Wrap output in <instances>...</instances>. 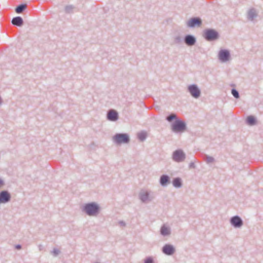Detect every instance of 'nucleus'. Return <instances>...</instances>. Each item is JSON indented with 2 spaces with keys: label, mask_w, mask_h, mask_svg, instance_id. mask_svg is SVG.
Here are the masks:
<instances>
[{
  "label": "nucleus",
  "mask_w": 263,
  "mask_h": 263,
  "mask_svg": "<svg viewBox=\"0 0 263 263\" xmlns=\"http://www.w3.org/2000/svg\"><path fill=\"white\" fill-rule=\"evenodd\" d=\"M3 185V181L0 179V186Z\"/></svg>",
  "instance_id": "nucleus-26"
},
{
  "label": "nucleus",
  "mask_w": 263,
  "mask_h": 263,
  "mask_svg": "<svg viewBox=\"0 0 263 263\" xmlns=\"http://www.w3.org/2000/svg\"><path fill=\"white\" fill-rule=\"evenodd\" d=\"M108 119L111 121H115L118 119V114L115 110H110L107 115Z\"/></svg>",
  "instance_id": "nucleus-12"
},
{
  "label": "nucleus",
  "mask_w": 263,
  "mask_h": 263,
  "mask_svg": "<svg viewBox=\"0 0 263 263\" xmlns=\"http://www.w3.org/2000/svg\"><path fill=\"white\" fill-rule=\"evenodd\" d=\"M172 129L176 132H183L185 129V124L180 121H176L172 125Z\"/></svg>",
  "instance_id": "nucleus-3"
},
{
  "label": "nucleus",
  "mask_w": 263,
  "mask_h": 263,
  "mask_svg": "<svg viewBox=\"0 0 263 263\" xmlns=\"http://www.w3.org/2000/svg\"><path fill=\"white\" fill-rule=\"evenodd\" d=\"M229 57L230 53L228 51L226 50L220 51L219 53V58L221 61L223 62L227 61L229 59Z\"/></svg>",
  "instance_id": "nucleus-7"
},
{
  "label": "nucleus",
  "mask_w": 263,
  "mask_h": 263,
  "mask_svg": "<svg viewBox=\"0 0 263 263\" xmlns=\"http://www.w3.org/2000/svg\"><path fill=\"white\" fill-rule=\"evenodd\" d=\"M148 193L147 192H144L141 194L140 198L143 201H146L148 199Z\"/></svg>",
  "instance_id": "nucleus-18"
},
{
  "label": "nucleus",
  "mask_w": 263,
  "mask_h": 263,
  "mask_svg": "<svg viewBox=\"0 0 263 263\" xmlns=\"http://www.w3.org/2000/svg\"><path fill=\"white\" fill-rule=\"evenodd\" d=\"M146 137V134L144 132H141L138 134V138L141 141L144 140L145 139Z\"/></svg>",
  "instance_id": "nucleus-21"
},
{
  "label": "nucleus",
  "mask_w": 263,
  "mask_h": 263,
  "mask_svg": "<svg viewBox=\"0 0 263 263\" xmlns=\"http://www.w3.org/2000/svg\"><path fill=\"white\" fill-rule=\"evenodd\" d=\"M218 36L217 33L212 30H207L205 32V37L208 40H212L217 39Z\"/></svg>",
  "instance_id": "nucleus-5"
},
{
  "label": "nucleus",
  "mask_w": 263,
  "mask_h": 263,
  "mask_svg": "<svg viewBox=\"0 0 263 263\" xmlns=\"http://www.w3.org/2000/svg\"><path fill=\"white\" fill-rule=\"evenodd\" d=\"M201 23V21L199 18H193L187 22V25L189 27H193L196 26H199Z\"/></svg>",
  "instance_id": "nucleus-8"
},
{
  "label": "nucleus",
  "mask_w": 263,
  "mask_h": 263,
  "mask_svg": "<svg viewBox=\"0 0 263 263\" xmlns=\"http://www.w3.org/2000/svg\"><path fill=\"white\" fill-rule=\"evenodd\" d=\"M58 252H59L58 251H57L56 250L54 251V253L55 254H57L58 253Z\"/></svg>",
  "instance_id": "nucleus-28"
},
{
  "label": "nucleus",
  "mask_w": 263,
  "mask_h": 263,
  "mask_svg": "<svg viewBox=\"0 0 263 263\" xmlns=\"http://www.w3.org/2000/svg\"><path fill=\"white\" fill-rule=\"evenodd\" d=\"M181 180L179 178H176L173 181V185L175 187H179L181 186Z\"/></svg>",
  "instance_id": "nucleus-20"
},
{
  "label": "nucleus",
  "mask_w": 263,
  "mask_h": 263,
  "mask_svg": "<svg viewBox=\"0 0 263 263\" xmlns=\"http://www.w3.org/2000/svg\"><path fill=\"white\" fill-rule=\"evenodd\" d=\"M168 181V177L163 175L161 177L160 182L162 185H164Z\"/></svg>",
  "instance_id": "nucleus-19"
},
{
  "label": "nucleus",
  "mask_w": 263,
  "mask_h": 263,
  "mask_svg": "<svg viewBox=\"0 0 263 263\" xmlns=\"http://www.w3.org/2000/svg\"><path fill=\"white\" fill-rule=\"evenodd\" d=\"M231 222L235 227H240L242 224L241 219L238 216L233 217L231 219Z\"/></svg>",
  "instance_id": "nucleus-10"
},
{
  "label": "nucleus",
  "mask_w": 263,
  "mask_h": 263,
  "mask_svg": "<svg viewBox=\"0 0 263 263\" xmlns=\"http://www.w3.org/2000/svg\"><path fill=\"white\" fill-rule=\"evenodd\" d=\"M176 118V116L174 114H172L167 118V120L168 121H171L172 120L175 119Z\"/></svg>",
  "instance_id": "nucleus-24"
},
{
  "label": "nucleus",
  "mask_w": 263,
  "mask_h": 263,
  "mask_svg": "<svg viewBox=\"0 0 263 263\" xmlns=\"http://www.w3.org/2000/svg\"><path fill=\"white\" fill-rule=\"evenodd\" d=\"M26 8V5H21L17 6L15 9V12L17 13H21L23 10H24Z\"/></svg>",
  "instance_id": "nucleus-16"
},
{
  "label": "nucleus",
  "mask_w": 263,
  "mask_h": 263,
  "mask_svg": "<svg viewBox=\"0 0 263 263\" xmlns=\"http://www.w3.org/2000/svg\"><path fill=\"white\" fill-rule=\"evenodd\" d=\"M256 15V12L254 10H251L249 12L248 16L250 18L252 19Z\"/></svg>",
  "instance_id": "nucleus-22"
},
{
  "label": "nucleus",
  "mask_w": 263,
  "mask_h": 263,
  "mask_svg": "<svg viewBox=\"0 0 263 263\" xmlns=\"http://www.w3.org/2000/svg\"><path fill=\"white\" fill-rule=\"evenodd\" d=\"M145 263H153V260L151 258H148L145 260Z\"/></svg>",
  "instance_id": "nucleus-25"
},
{
  "label": "nucleus",
  "mask_w": 263,
  "mask_h": 263,
  "mask_svg": "<svg viewBox=\"0 0 263 263\" xmlns=\"http://www.w3.org/2000/svg\"><path fill=\"white\" fill-rule=\"evenodd\" d=\"M163 252L167 255H171L174 252V248L170 245H165L163 248Z\"/></svg>",
  "instance_id": "nucleus-11"
},
{
  "label": "nucleus",
  "mask_w": 263,
  "mask_h": 263,
  "mask_svg": "<svg viewBox=\"0 0 263 263\" xmlns=\"http://www.w3.org/2000/svg\"><path fill=\"white\" fill-rule=\"evenodd\" d=\"M247 121L248 124L252 125L255 123V119L253 116H250L247 117Z\"/></svg>",
  "instance_id": "nucleus-15"
},
{
  "label": "nucleus",
  "mask_w": 263,
  "mask_h": 263,
  "mask_svg": "<svg viewBox=\"0 0 263 263\" xmlns=\"http://www.w3.org/2000/svg\"><path fill=\"white\" fill-rule=\"evenodd\" d=\"M232 93L233 95V96L236 98H239V94L237 90L235 89H232Z\"/></svg>",
  "instance_id": "nucleus-23"
},
{
  "label": "nucleus",
  "mask_w": 263,
  "mask_h": 263,
  "mask_svg": "<svg viewBox=\"0 0 263 263\" xmlns=\"http://www.w3.org/2000/svg\"><path fill=\"white\" fill-rule=\"evenodd\" d=\"M98 206L94 203H90L86 205L85 211L89 215H95L98 212Z\"/></svg>",
  "instance_id": "nucleus-1"
},
{
  "label": "nucleus",
  "mask_w": 263,
  "mask_h": 263,
  "mask_svg": "<svg viewBox=\"0 0 263 263\" xmlns=\"http://www.w3.org/2000/svg\"><path fill=\"white\" fill-rule=\"evenodd\" d=\"M10 198V194L6 191H3L0 193V202L1 203L8 202Z\"/></svg>",
  "instance_id": "nucleus-9"
},
{
  "label": "nucleus",
  "mask_w": 263,
  "mask_h": 263,
  "mask_svg": "<svg viewBox=\"0 0 263 263\" xmlns=\"http://www.w3.org/2000/svg\"><path fill=\"white\" fill-rule=\"evenodd\" d=\"M173 160L177 162L183 161L185 158V155L181 150L176 151L173 156Z\"/></svg>",
  "instance_id": "nucleus-4"
},
{
  "label": "nucleus",
  "mask_w": 263,
  "mask_h": 263,
  "mask_svg": "<svg viewBox=\"0 0 263 263\" xmlns=\"http://www.w3.org/2000/svg\"><path fill=\"white\" fill-rule=\"evenodd\" d=\"M16 248L17 249H19L21 248V246L20 245H17L16 246Z\"/></svg>",
  "instance_id": "nucleus-27"
},
{
  "label": "nucleus",
  "mask_w": 263,
  "mask_h": 263,
  "mask_svg": "<svg viewBox=\"0 0 263 263\" xmlns=\"http://www.w3.org/2000/svg\"><path fill=\"white\" fill-rule=\"evenodd\" d=\"M12 24L14 25H16L17 26H21L23 25V19L20 17L17 16L13 18L12 20Z\"/></svg>",
  "instance_id": "nucleus-13"
},
{
  "label": "nucleus",
  "mask_w": 263,
  "mask_h": 263,
  "mask_svg": "<svg viewBox=\"0 0 263 263\" xmlns=\"http://www.w3.org/2000/svg\"><path fill=\"white\" fill-rule=\"evenodd\" d=\"M114 141L119 144L126 143L129 141V137L125 134H119L116 135L114 137Z\"/></svg>",
  "instance_id": "nucleus-2"
},
{
  "label": "nucleus",
  "mask_w": 263,
  "mask_h": 263,
  "mask_svg": "<svg viewBox=\"0 0 263 263\" xmlns=\"http://www.w3.org/2000/svg\"><path fill=\"white\" fill-rule=\"evenodd\" d=\"M161 233L163 235H166L170 234V230L167 227L163 226L161 229Z\"/></svg>",
  "instance_id": "nucleus-17"
},
{
  "label": "nucleus",
  "mask_w": 263,
  "mask_h": 263,
  "mask_svg": "<svg viewBox=\"0 0 263 263\" xmlns=\"http://www.w3.org/2000/svg\"><path fill=\"white\" fill-rule=\"evenodd\" d=\"M185 41L188 45H193L195 42V40L192 36L187 35L185 37Z\"/></svg>",
  "instance_id": "nucleus-14"
},
{
  "label": "nucleus",
  "mask_w": 263,
  "mask_h": 263,
  "mask_svg": "<svg viewBox=\"0 0 263 263\" xmlns=\"http://www.w3.org/2000/svg\"><path fill=\"white\" fill-rule=\"evenodd\" d=\"M189 90L192 96L195 98H198L200 96V90L196 85H193L189 87Z\"/></svg>",
  "instance_id": "nucleus-6"
}]
</instances>
